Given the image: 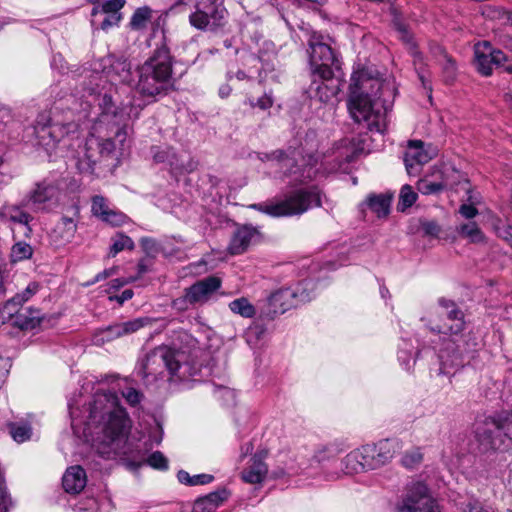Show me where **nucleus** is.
Here are the masks:
<instances>
[{
  "label": "nucleus",
  "instance_id": "1",
  "mask_svg": "<svg viewBox=\"0 0 512 512\" xmlns=\"http://www.w3.org/2000/svg\"><path fill=\"white\" fill-rule=\"evenodd\" d=\"M71 426L75 432L83 427V434L91 438L99 454L109 458L111 454L126 455V443L132 421L120 404L115 393H96L92 402L84 409L69 405Z\"/></svg>",
  "mask_w": 512,
  "mask_h": 512
},
{
  "label": "nucleus",
  "instance_id": "2",
  "mask_svg": "<svg viewBox=\"0 0 512 512\" xmlns=\"http://www.w3.org/2000/svg\"><path fill=\"white\" fill-rule=\"evenodd\" d=\"M427 327L432 333L442 335L438 350L440 375H453L474 356L479 343L473 333H462L464 314L453 301L440 298Z\"/></svg>",
  "mask_w": 512,
  "mask_h": 512
},
{
  "label": "nucleus",
  "instance_id": "3",
  "mask_svg": "<svg viewBox=\"0 0 512 512\" xmlns=\"http://www.w3.org/2000/svg\"><path fill=\"white\" fill-rule=\"evenodd\" d=\"M91 133L78 151L77 168L81 173L93 174L95 166L115 150V140L123 143L126 131L121 126L122 113L109 95L99 99V109Z\"/></svg>",
  "mask_w": 512,
  "mask_h": 512
},
{
  "label": "nucleus",
  "instance_id": "4",
  "mask_svg": "<svg viewBox=\"0 0 512 512\" xmlns=\"http://www.w3.org/2000/svg\"><path fill=\"white\" fill-rule=\"evenodd\" d=\"M349 91L348 109L354 121L365 123L370 131L382 133L386 113L391 107L385 98L392 92L389 84L362 69L352 74Z\"/></svg>",
  "mask_w": 512,
  "mask_h": 512
},
{
  "label": "nucleus",
  "instance_id": "5",
  "mask_svg": "<svg viewBox=\"0 0 512 512\" xmlns=\"http://www.w3.org/2000/svg\"><path fill=\"white\" fill-rule=\"evenodd\" d=\"M135 73L137 80H134L131 87L142 100L137 102L133 98L121 109L118 108L123 117L129 119H137L147 104L167 95L172 89V57L166 43L158 47Z\"/></svg>",
  "mask_w": 512,
  "mask_h": 512
},
{
  "label": "nucleus",
  "instance_id": "6",
  "mask_svg": "<svg viewBox=\"0 0 512 512\" xmlns=\"http://www.w3.org/2000/svg\"><path fill=\"white\" fill-rule=\"evenodd\" d=\"M132 86L131 64L123 57L108 56L101 62H95L92 72L86 76L83 82L84 94L87 98L79 104L80 109L73 107L71 110L79 113L78 121L89 116L92 104L94 109H99V99L109 95L116 83Z\"/></svg>",
  "mask_w": 512,
  "mask_h": 512
},
{
  "label": "nucleus",
  "instance_id": "7",
  "mask_svg": "<svg viewBox=\"0 0 512 512\" xmlns=\"http://www.w3.org/2000/svg\"><path fill=\"white\" fill-rule=\"evenodd\" d=\"M200 370L190 354L167 346L154 348L139 362V374L142 378H157L167 371L172 380L187 381L198 375Z\"/></svg>",
  "mask_w": 512,
  "mask_h": 512
},
{
  "label": "nucleus",
  "instance_id": "8",
  "mask_svg": "<svg viewBox=\"0 0 512 512\" xmlns=\"http://www.w3.org/2000/svg\"><path fill=\"white\" fill-rule=\"evenodd\" d=\"M476 438L484 450L512 447V411L486 417L476 428Z\"/></svg>",
  "mask_w": 512,
  "mask_h": 512
},
{
  "label": "nucleus",
  "instance_id": "9",
  "mask_svg": "<svg viewBox=\"0 0 512 512\" xmlns=\"http://www.w3.org/2000/svg\"><path fill=\"white\" fill-rule=\"evenodd\" d=\"M316 132L309 130L299 147L289 145L287 149H278L264 154L263 160L275 161L285 175L295 174L298 171V160L301 158L306 164L312 165L317 161L316 152L318 141Z\"/></svg>",
  "mask_w": 512,
  "mask_h": 512
},
{
  "label": "nucleus",
  "instance_id": "10",
  "mask_svg": "<svg viewBox=\"0 0 512 512\" xmlns=\"http://www.w3.org/2000/svg\"><path fill=\"white\" fill-rule=\"evenodd\" d=\"M194 11L189 15V23L194 28L217 33L227 23L228 11L224 0H187Z\"/></svg>",
  "mask_w": 512,
  "mask_h": 512
},
{
  "label": "nucleus",
  "instance_id": "11",
  "mask_svg": "<svg viewBox=\"0 0 512 512\" xmlns=\"http://www.w3.org/2000/svg\"><path fill=\"white\" fill-rule=\"evenodd\" d=\"M45 119L44 115L38 118L34 126V134L37 144L47 152L53 151L60 143L70 146V141L78 138L79 124L75 120L61 123L58 121L45 122Z\"/></svg>",
  "mask_w": 512,
  "mask_h": 512
},
{
  "label": "nucleus",
  "instance_id": "12",
  "mask_svg": "<svg viewBox=\"0 0 512 512\" xmlns=\"http://www.w3.org/2000/svg\"><path fill=\"white\" fill-rule=\"evenodd\" d=\"M321 206L320 191L313 187L311 189H299L287 194L284 199L275 202L270 207L272 217H286L301 215L312 207Z\"/></svg>",
  "mask_w": 512,
  "mask_h": 512
},
{
  "label": "nucleus",
  "instance_id": "13",
  "mask_svg": "<svg viewBox=\"0 0 512 512\" xmlns=\"http://www.w3.org/2000/svg\"><path fill=\"white\" fill-rule=\"evenodd\" d=\"M310 282H302L296 288H282L275 291L268 300V316L283 314L291 308L312 299L309 293Z\"/></svg>",
  "mask_w": 512,
  "mask_h": 512
},
{
  "label": "nucleus",
  "instance_id": "14",
  "mask_svg": "<svg viewBox=\"0 0 512 512\" xmlns=\"http://www.w3.org/2000/svg\"><path fill=\"white\" fill-rule=\"evenodd\" d=\"M310 66L313 77L331 80L335 71L340 69L338 60L332 48L322 42H310Z\"/></svg>",
  "mask_w": 512,
  "mask_h": 512
},
{
  "label": "nucleus",
  "instance_id": "15",
  "mask_svg": "<svg viewBox=\"0 0 512 512\" xmlns=\"http://www.w3.org/2000/svg\"><path fill=\"white\" fill-rule=\"evenodd\" d=\"M399 512H439L435 500L429 494L424 483H413L407 490L402 502L398 505Z\"/></svg>",
  "mask_w": 512,
  "mask_h": 512
},
{
  "label": "nucleus",
  "instance_id": "16",
  "mask_svg": "<svg viewBox=\"0 0 512 512\" xmlns=\"http://www.w3.org/2000/svg\"><path fill=\"white\" fill-rule=\"evenodd\" d=\"M68 213L61 217L49 234L51 243L56 247L70 243L75 237L80 219L79 206L74 204Z\"/></svg>",
  "mask_w": 512,
  "mask_h": 512
},
{
  "label": "nucleus",
  "instance_id": "17",
  "mask_svg": "<svg viewBox=\"0 0 512 512\" xmlns=\"http://www.w3.org/2000/svg\"><path fill=\"white\" fill-rule=\"evenodd\" d=\"M436 151L431 146H425L421 140H410L404 153V163L410 176H417L422 166L428 163Z\"/></svg>",
  "mask_w": 512,
  "mask_h": 512
},
{
  "label": "nucleus",
  "instance_id": "18",
  "mask_svg": "<svg viewBox=\"0 0 512 512\" xmlns=\"http://www.w3.org/2000/svg\"><path fill=\"white\" fill-rule=\"evenodd\" d=\"M147 322L148 318H136L126 322L111 324L105 328L99 329L95 333L93 341L96 345H103L106 342L137 332L144 327Z\"/></svg>",
  "mask_w": 512,
  "mask_h": 512
},
{
  "label": "nucleus",
  "instance_id": "19",
  "mask_svg": "<svg viewBox=\"0 0 512 512\" xmlns=\"http://www.w3.org/2000/svg\"><path fill=\"white\" fill-rule=\"evenodd\" d=\"M475 60L478 71L484 76H489L494 67L503 66L507 57L501 50L493 48L489 42L484 41L475 46Z\"/></svg>",
  "mask_w": 512,
  "mask_h": 512
},
{
  "label": "nucleus",
  "instance_id": "20",
  "mask_svg": "<svg viewBox=\"0 0 512 512\" xmlns=\"http://www.w3.org/2000/svg\"><path fill=\"white\" fill-rule=\"evenodd\" d=\"M58 187L52 181L44 180L38 183L29 196L23 200L25 206H31L32 210L44 209L45 203L56 197Z\"/></svg>",
  "mask_w": 512,
  "mask_h": 512
},
{
  "label": "nucleus",
  "instance_id": "21",
  "mask_svg": "<svg viewBox=\"0 0 512 512\" xmlns=\"http://www.w3.org/2000/svg\"><path fill=\"white\" fill-rule=\"evenodd\" d=\"M39 285L35 282L30 283L26 289L12 298L8 299L2 310V318L14 322L16 315L22 310V305L27 302L38 290Z\"/></svg>",
  "mask_w": 512,
  "mask_h": 512
},
{
  "label": "nucleus",
  "instance_id": "22",
  "mask_svg": "<svg viewBox=\"0 0 512 512\" xmlns=\"http://www.w3.org/2000/svg\"><path fill=\"white\" fill-rule=\"evenodd\" d=\"M221 280L216 276H208L197 281L190 287L186 288L190 299L196 304L206 302L211 295L220 288Z\"/></svg>",
  "mask_w": 512,
  "mask_h": 512
},
{
  "label": "nucleus",
  "instance_id": "23",
  "mask_svg": "<svg viewBox=\"0 0 512 512\" xmlns=\"http://www.w3.org/2000/svg\"><path fill=\"white\" fill-rule=\"evenodd\" d=\"M257 235V229L250 225H244L238 228L230 241L228 247L229 253L232 255L244 253Z\"/></svg>",
  "mask_w": 512,
  "mask_h": 512
},
{
  "label": "nucleus",
  "instance_id": "24",
  "mask_svg": "<svg viewBox=\"0 0 512 512\" xmlns=\"http://www.w3.org/2000/svg\"><path fill=\"white\" fill-rule=\"evenodd\" d=\"M24 208H30L31 206H25L23 201L21 205H10L4 208V214L9 217V219L18 224V232L22 233L25 237H30L32 233V229L29 226L30 221L33 217L24 210Z\"/></svg>",
  "mask_w": 512,
  "mask_h": 512
},
{
  "label": "nucleus",
  "instance_id": "25",
  "mask_svg": "<svg viewBox=\"0 0 512 512\" xmlns=\"http://www.w3.org/2000/svg\"><path fill=\"white\" fill-rule=\"evenodd\" d=\"M87 482L86 473L81 466L69 467L62 479L63 488L68 493L81 492Z\"/></svg>",
  "mask_w": 512,
  "mask_h": 512
},
{
  "label": "nucleus",
  "instance_id": "26",
  "mask_svg": "<svg viewBox=\"0 0 512 512\" xmlns=\"http://www.w3.org/2000/svg\"><path fill=\"white\" fill-rule=\"evenodd\" d=\"M268 473V467L260 455L251 458V464L242 471L241 478L249 484L261 483Z\"/></svg>",
  "mask_w": 512,
  "mask_h": 512
},
{
  "label": "nucleus",
  "instance_id": "27",
  "mask_svg": "<svg viewBox=\"0 0 512 512\" xmlns=\"http://www.w3.org/2000/svg\"><path fill=\"white\" fill-rule=\"evenodd\" d=\"M44 322L45 317L39 310L24 308L18 315H16L12 325L20 328L21 330H32L38 326H42Z\"/></svg>",
  "mask_w": 512,
  "mask_h": 512
},
{
  "label": "nucleus",
  "instance_id": "28",
  "mask_svg": "<svg viewBox=\"0 0 512 512\" xmlns=\"http://www.w3.org/2000/svg\"><path fill=\"white\" fill-rule=\"evenodd\" d=\"M391 195L388 194H371L367 197L365 204L377 215V217H386L390 213Z\"/></svg>",
  "mask_w": 512,
  "mask_h": 512
},
{
  "label": "nucleus",
  "instance_id": "29",
  "mask_svg": "<svg viewBox=\"0 0 512 512\" xmlns=\"http://www.w3.org/2000/svg\"><path fill=\"white\" fill-rule=\"evenodd\" d=\"M314 79L309 86L308 92L311 97L317 98L320 102H327L337 94V86H329L326 81L318 78Z\"/></svg>",
  "mask_w": 512,
  "mask_h": 512
},
{
  "label": "nucleus",
  "instance_id": "30",
  "mask_svg": "<svg viewBox=\"0 0 512 512\" xmlns=\"http://www.w3.org/2000/svg\"><path fill=\"white\" fill-rule=\"evenodd\" d=\"M375 448L377 460L380 467L389 462L395 453V442L389 439H383L377 444H372Z\"/></svg>",
  "mask_w": 512,
  "mask_h": 512
},
{
  "label": "nucleus",
  "instance_id": "31",
  "mask_svg": "<svg viewBox=\"0 0 512 512\" xmlns=\"http://www.w3.org/2000/svg\"><path fill=\"white\" fill-rule=\"evenodd\" d=\"M361 455L362 454L360 453V450L355 449L345 456V458L342 460V463L344 465V471L346 474L366 471Z\"/></svg>",
  "mask_w": 512,
  "mask_h": 512
},
{
  "label": "nucleus",
  "instance_id": "32",
  "mask_svg": "<svg viewBox=\"0 0 512 512\" xmlns=\"http://www.w3.org/2000/svg\"><path fill=\"white\" fill-rule=\"evenodd\" d=\"M457 231L460 236L468 238L473 243L484 241V234L474 221L461 224Z\"/></svg>",
  "mask_w": 512,
  "mask_h": 512
},
{
  "label": "nucleus",
  "instance_id": "33",
  "mask_svg": "<svg viewBox=\"0 0 512 512\" xmlns=\"http://www.w3.org/2000/svg\"><path fill=\"white\" fill-rule=\"evenodd\" d=\"M125 0H107L101 7H93L91 11V24L95 26L97 24V16L99 13H118L123 8Z\"/></svg>",
  "mask_w": 512,
  "mask_h": 512
},
{
  "label": "nucleus",
  "instance_id": "34",
  "mask_svg": "<svg viewBox=\"0 0 512 512\" xmlns=\"http://www.w3.org/2000/svg\"><path fill=\"white\" fill-rule=\"evenodd\" d=\"M178 481L187 486L205 485L213 481L214 477L210 474H197L190 476L185 470H180L177 474Z\"/></svg>",
  "mask_w": 512,
  "mask_h": 512
},
{
  "label": "nucleus",
  "instance_id": "35",
  "mask_svg": "<svg viewBox=\"0 0 512 512\" xmlns=\"http://www.w3.org/2000/svg\"><path fill=\"white\" fill-rule=\"evenodd\" d=\"M32 255L33 248L25 241H16L10 252L11 261L14 263L30 259Z\"/></svg>",
  "mask_w": 512,
  "mask_h": 512
},
{
  "label": "nucleus",
  "instance_id": "36",
  "mask_svg": "<svg viewBox=\"0 0 512 512\" xmlns=\"http://www.w3.org/2000/svg\"><path fill=\"white\" fill-rule=\"evenodd\" d=\"M229 308L233 313L239 314L245 318H251L255 315V308L247 298L241 297L233 300L229 304Z\"/></svg>",
  "mask_w": 512,
  "mask_h": 512
},
{
  "label": "nucleus",
  "instance_id": "37",
  "mask_svg": "<svg viewBox=\"0 0 512 512\" xmlns=\"http://www.w3.org/2000/svg\"><path fill=\"white\" fill-rule=\"evenodd\" d=\"M151 153L155 163H168L170 166L175 165L176 155L172 148L167 146H153Z\"/></svg>",
  "mask_w": 512,
  "mask_h": 512
},
{
  "label": "nucleus",
  "instance_id": "38",
  "mask_svg": "<svg viewBox=\"0 0 512 512\" xmlns=\"http://www.w3.org/2000/svg\"><path fill=\"white\" fill-rule=\"evenodd\" d=\"M9 430L12 438L18 443L29 440L32 435V429L27 423H11Z\"/></svg>",
  "mask_w": 512,
  "mask_h": 512
},
{
  "label": "nucleus",
  "instance_id": "39",
  "mask_svg": "<svg viewBox=\"0 0 512 512\" xmlns=\"http://www.w3.org/2000/svg\"><path fill=\"white\" fill-rule=\"evenodd\" d=\"M152 15L151 8L144 6L136 9L131 17L130 25L133 29L139 30L146 27Z\"/></svg>",
  "mask_w": 512,
  "mask_h": 512
},
{
  "label": "nucleus",
  "instance_id": "40",
  "mask_svg": "<svg viewBox=\"0 0 512 512\" xmlns=\"http://www.w3.org/2000/svg\"><path fill=\"white\" fill-rule=\"evenodd\" d=\"M359 450L366 470H374L380 467L372 444L364 445Z\"/></svg>",
  "mask_w": 512,
  "mask_h": 512
},
{
  "label": "nucleus",
  "instance_id": "41",
  "mask_svg": "<svg viewBox=\"0 0 512 512\" xmlns=\"http://www.w3.org/2000/svg\"><path fill=\"white\" fill-rule=\"evenodd\" d=\"M417 199V194L413 191L412 187L409 185H404L401 188L398 202V210L404 211L405 209L411 207Z\"/></svg>",
  "mask_w": 512,
  "mask_h": 512
},
{
  "label": "nucleus",
  "instance_id": "42",
  "mask_svg": "<svg viewBox=\"0 0 512 512\" xmlns=\"http://www.w3.org/2000/svg\"><path fill=\"white\" fill-rule=\"evenodd\" d=\"M134 248V242L126 235L119 234L113 241V244L109 251V256L115 257L119 252L124 249L132 250Z\"/></svg>",
  "mask_w": 512,
  "mask_h": 512
},
{
  "label": "nucleus",
  "instance_id": "43",
  "mask_svg": "<svg viewBox=\"0 0 512 512\" xmlns=\"http://www.w3.org/2000/svg\"><path fill=\"white\" fill-rule=\"evenodd\" d=\"M444 185L440 182H432L428 179H421L417 183V189L424 195L436 194L442 191Z\"/></svg>",
  "mask_w": 512,
  "mask_h": 512
},
{
  "label": "nucleus",
  "instance_id": "44",
  "mask_svg": "<svg viewBox=\"0 0 512 512\" xmlns=\"http://www.w3.org/2000/svg\"><path fill=\"white\" fill-rule=\"evenodd\" d=\"M109 209L106 200L103 196L96 195L92 198L91 211L94 216L99 217L101 220L108 214Z\"/></svg>",
  "mask_w": 512,
  "mask_h": 512
},
{
  "label": "nucleus",
  "instance_id": "45",
  "mask_svg": "<svg viewBox=\"0 0 512 512\" xmlns=\"http://www.w3.org/2000/svg\"><path fill=\"white\" fill-rule=\"evenodd\" d=\"M459 512H495L491 506L484 505L479 500L470 499L462 503Z\"/></svg>",
  "mask_w": 512,
  "mask_h": 512
},
{
  "label": "nucleus",
  "instance_id": "46",
  "mask_svg": "<svg viewBox=\"0 0 512 512\" xmlns=\"http://www.w3.org/2000/svg\"><path fill=\"white\" fill-rule=\"evenodd\" d=\"M423 455L418 448L407 451L401 459V463L406 468H414L421 463Z\"/></svg>",
  "mask_w": 512,
  "mask_h": 512
},
{
  "label": "nucleus",
  "instance_id": "47",
  "mask_svg": "<svg viewBox=\"0 0 512 512\" xmlns=\"http://www.w3.org/2000/svg\"><path fill=\"white\" fill-rule=\"evenodd\" d=\"M441 65L445 82L451 83L456 76L455 62L446 53H443V62Z\"/></svg>",
  "mask_w": 512,
  "mask_h": 512
},
{
  "label": "nucleus",
  "instance_id": "48",
  "mask_svg": "<svg viewBox=\"0 0 512 512\" xmlns=\"http://www.w3.org/2000/svg\"><path fill=\"white\" fill-rule=\"evenodd\" d=\"M121 395L131 407L138 406L144 398L140 391L132 387L123 389Z\"/></svg>",
  "mask_w": 512,
  "mask_h": 512
},
{
  "label": "nucleus",
  "instance_id": "49",
  "mask_svg": "<svg viewBox=\"0 0 512 512\" xmlns=\"http://www.w3.org/2000/svg\"><path fill=\"white\" fill-rule=\"evenodd\" d=\"M99 15H104L103 20L94 26L96 29H102L107 31L113 26L118 25L121 20V15L119 13H99Z\"/></svg>",
  "mask_w": 512,
  "mask_h": 512
},
{
  "label": "nucleus",
  "instance_id": "50",
  "mask_svg": "<svg viewBox=\"0 0 512 512\" xmlns=\"http://www.w3.org/2000/svg\"><path fill=\"white\" fill-rule=\"evenodd\" d=\"M229 497V492L226 489H221L215 492H212L203 498L206 499V503L214 504V510H216L224 501H226Z\"/></svg>",
  "mask_w": 512,
  "mask_h": 512
},
{
  "label": "nucleus",
  "instance_id": "51",
  "mask_svg": "<svg viewBox=\"0 0 512 512\" xmlns=\"http://www.w3.org/2000/svg\"><path fill=\"white\" fill-rule=\"evenodd\" d=\"M147 463L158 470L168 469V460L160 451L153 452L147 459Z\"/></svg>",
  "mask_w": 512,
  "mask_h": 512
},
{
  "label": "nucleus",
  "instance_id": "52",
  "mask_svg": "<svg viewBox=\"0 0 512 512\" xmlns=\"http://www.w3.org/2000/svg\"><path fill=\"white\" fill-rule=\"evenodd\" d=\"M195 305V303L190 299L188 291L185 289L184 295L180 296L173 300L172 306L178 311H186L190 306Z\"/></svg>",
  "mask_w": 512,
  "mask_h": 512
},
{
  "label": "nucleus",
  "instance_id": "53",
  "mask_svg": "<svg viewBox=\"0 0 512 512\" xmlns=\"http://www.w3.org/2000/svg\"><path fill=\"white\" fill-rule=\"evenodd\" d=\"M214 394L218 399H221L226 403H232L235 400L234 391L226 386H215Z\"/></svg>",
  "mask_w": 512,
  "mask_h": 512
},
{
  "label": "nucleus",
  "instance_id": "54",
  "mask_svg": "<svg viewBox=\"0 0 512 512\" xmlns=\"http://www.w3.org/2000/svg\"><path fill=\"white\" fill-rule=\"evenodd\" d=\"M127 220V217L125 214L119 211L110 210L108 214L103 218L102 221L107 222L113 226H120L124 224Z\"/></svg>",
  "mask_w": 512,
  "mask_h": 512
},
{
  "label": "nucleus",
  "instance_id": "55",
  "mask_svg": "<svg viewBox=\"0 0 512 512\" xmlns=\"http://www.w3.org/2000/svg\"><path fill=\"white\" fill-rule=\"evenodd\" d=\"M249 103L252 107H258L261 110H267L273 105V98L270 94L265 93L263 96L258 98L256 101L254 99H249Z\"/></svg>",
  "mask_w": 512,
  "mask_h": 512
},
{
  "label": "nucleus",
  "instance_id": "56",
  "mask_svg": "<svg viewBox=\"0 0 512 512\" xmlns=\"http://www.w3.org/2000/svg\"><path fill=\"white\" fill-rule=\"evenodd\" d=\"M421 229L425 235L437 237L441 232V227L435 221H422Z\"/></svg>",
  "mask_w": 512,
  "mask_h": 512
},
{
  "label": "nucleus",
  "instance_id": "57",
  "mask_svg": "<svg viewBox=\"0 0 512 512\" xmlns=\"http://www.w3.org/2000/svg\"><path fill=\"white\" fill-rule=\"evenodd\" d=\"M506 14H509V10L501 7L492 8L489 10V17L500 21L502 25H506Z\"/></svg>",
  "mask_w": 512,
  "mask_h": 512
},
{
  "label": "nucleus",
  "instance_id": "58",
  "mask_svg": "<svg viewBox=\"0 0 512 512\" xmlns=\"http://www.w3.org/2000/svg\"><path fill=\"white\" fill-rule=\"evenodd\" d=\"M214 504L206 503L203 497L197 499L193 505L192 512H214Z\"/></svg>",
  "mask_w": 512,
  "mask_h": 512
},
{
  "label": "nucleus",
  "instance_id": "59",
  "mask_svg": "<svg viewBox=\"0 0 512 512\" xmlns=\"http://www.w3.org/2000/svg\"><path fill=\"white\" fill-rule=\"evenodd\" d=\"M392 14H393L392 24H393L394 29L398 33L405 32V30L408 29V26L402 19L401 15L395 9H392Z\"/></svg>",
  "mask_w": 512,
  "mask_h": 512
},
{
  "label": "nucleus",
  "instance_id": "60",
  "mask_svg": "<svg viewBox=\"0 0 512 512\" xmlns=\"http://www.w3.org/2000/svg\"><path fill=\"white\" fill-rule=\"evenodd\" d=\"M459 213L466 219H473L478 215V210L473 205L462 204L459 208Z\"/></svg>",
  "mask_w": 512,
  "mask_h": 512
},
{
  "label": "nucleus",
  "instance_id": "61",
  "mask_svg": "<svg viewBox=\"0 0 512 512\" xmlns=\"http://www.w3.org/2000/svg\"><path fill=\"white\" fill-rule=\"evenodd\" d=\"M11 122V111L8 108H0V131H3L5 127Z\"/></svg>",
  "mask_w": 512,
  "mask_h": 512
},
{
  "label": "nucleus",
  "instance_id": "62",
  "mask_svg": "<svg viewBox=\"0 0 512 512\" xmlns=\"http://www.w3.org/2000/svg\"><path fill=\"white\" fill-rule=\"evenodd\" d=\"M398 360L405 367V369L409 370L414 364V360L411 357V353H407L406 351L400 350L398 352Z\"/></svg>",
  "mask_w": 512,
  "mask_h": 512
},
{
  "label": "nucleus",
  "instance_id": "63",
  "mask_svg": "<svg viewBox=\"0 0 512 512\" xmlns=\"http://www.w3.org/2000/svg\"><path fill=\"white\" fill-rule=\"evenodd\" d=\"M134 295V292L133 290L131 289H126L124 290L121 295H114V296H109V300L110 301H116L118 302L120 305H122L124 302L130 300Z\"/></svg>",
  "mask_w": 512,
  "mask_h": 512
},
{
  "label": "nucleus",
  "instance_id": "64",
  "mask_svg": "<svg viewBox=\"0 0 512 512\" xmlns=\"http://www.w3.org/2000/svg\"><path fill=\"white\" fill-rule=\"evenodd\" d=\"M151 265L152 263L149 259H141L137 265L138 277H141L143 274L147 273L150 270Z\"/></svg>",
  "mask_w": 512,
  "mask_h": 512
}]
</instances>
